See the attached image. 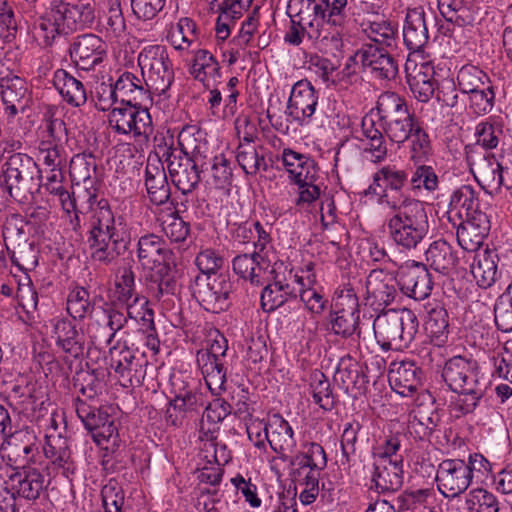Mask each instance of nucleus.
<instances>
[{"mask_svg":"<svg viewBox=\"0 0 512 512\" xmlns=\"http://www.w3.org/2000/svg\"><path fill=\"white\" fill-rule=\"evenodd\" d=\"M438 424L437 414L428 416L423 411H415L410 415L408 421V432L411 436L419 440H425L430 437Z\"/></svg>","mask_w":512,"mask_h":512,"instance_id":"nucleus-55","label":"nucleus"},{"mask_svg":"<svg viewBox=\"0 0 512 512\" xmlns=\"http://www.w3.org/2000/svg\"><path fill=\"white\" fill-rule=\"evenodd\" d=\"M162 231L172 242H183L190 232V226L176 212L162 220Z\"/></svg>","mask_w":512,"mask_h":512,"instance_id":"nucleus-64","label":"nucleus"},{"mask_svg":"<svg viewBox=\"0 0 512 512\" xmlns=\"http://www.w3.org/2000/svg\"><path fill=\"white\" fill-rule=\"evenodd\" d=\"M173 399L203 401V395L198 389L196 379L183 373L173 374L170 379Z\"/></svg>","mask_w":512,"mask_h":512,"instance_id":"nucleus-54","label":"nucleus"},{"mask_svg":"<svg viewBox=\"0 0 512 512\" xmlns=\"http://www.w3.org/2000/svg\"><path fill=\"white\" fill-rule=\"evenodd\" d=\"M363 31L374 42L373 45L391 47L395 43L396 30L385 20L370 21Z\"/></svg>","mask_w":512,"mask_h":512,"instance_id":"nucleus-58","label":"nucleus"},{"mask_svg":"<svg viewBox=\"0 0 512 512\" xmlns=\"http://www.w3.org/2000/svg\"><path fill=\"white\" fill-rule=\"evenodd\" d=\"M131 242V232L122 217L115 218L110 207L101 202L92 209L88 243L94 261L110 264L122 255Z\"/></svg>","mask_w":512,"mask_h":512,"instance_id":"nucleus-1","label":"nucleus"},{"mask_svg":"<svg viewBox=\"0 0 512 512\" xmlns=\"http://www.w3.org/2000/svg\"><path fill=\"white\" fill-rule=\"evenodd\" d=\"M47 481L36 468L10 470L0 473V507H14L16 498L35 501L46 491Z\"/></svg>","mask_w":512,"mask_h":512,"instance_id":"nucleus-7","label":"nucleus"},{"mask_svg":"<svg viewBox=\"0 0 512 512\" xmlns=\"http://www.w3.org/2000/svg\"><path fill=\"white\" fill-rule=\"evenodd\" d=\"M54 7H57L56 15L62 19L65 28L70 30L82 29L95 20L94 0H77L74 3L54 0Z\"/></svg>","mask_w":512,"mask_h":512,"instance_id":"nucleus-23","label":"nucleus"},{"mask_svg":"<svg viewBox=\"0 0 512 512\" xmlns=\"http://www.w3.org/2000/svg\"><path fill=\"white\" fill-rule=\"evenodd\" d=\"M334 380L346 391L361 393L366 389V376L362 373L358 362L350 356L341 358L334 374Z\"/></svg>","mask_w":512,"mask_h":512,"instance_id":"nucleus-35","label":"nucleus"},{"mask_svg":"<svg viewBox=\"0 0 512 512\" xmlns=\"http://www.w3.org/2000/svg\"><path fill=\"white\" fill-rule=\"evenodd\" d=\"M107 45L97 35L78 36L71 44L69 52L75 65L82 70H91L101 63L106 55Z\"/></svg>","mask_w":512,"mask_h":512,"instance_id":"nucleus-20","label":"nucleus"},{"mask_svg":"<svg viewBox=\"0 0 512 512\" xmlns=\"http://www.w3.org/2000/svg\"><path fill=\"white\" fill-rule=\"evenodd\" d=\"M107 317V326H102L99 322H93L89 325L88 332L93 343L103 341L106 345H109L116 333L125 326L128 318H130L125 309L114 305L107 310Z\"/></svg>","mask_w":512,"mask_h":512,"instance_id":"nucleus-32","label":"nucleus"},{"mask_svg":"<svg viewBox=\"0 0 512 512\" xmlns=\"http://www.w3.org/2000/svg\"><path fill=\"white\" fill-rule=\"evenodd\" d=\"M145 360L128 347L110 349V368L115 371L122 385L138 386L145 377Z\"/></svg>","mask_w":512,"mask_h":512,"instance_id":"nucleus-16","label":"nucleus"},{"mask_svg":"<svg viewBox=\"0 0 512 512\" xmlns=\"http://www.w3.org/2000/svg\"><path fill=\"white\" fill-rule=\"evenodd\" d=\"M113 86L120 105L142 104L148 97L141 80L129 72L122 74Z\"/></svg>","mask_w":512,"mask_h":512,"instance_id":"nucleus-40","label":"nucleus"},{"mask_svg":"<svg viewBox=\"0 0 512 512\" xmlns=\"http://www.w3.org/2000/svg\"><path fill=\"white\" fill-rule=\"evenodd\" d=\"M181 151L176 152L167 148L163 153L173 184L183 193L192 192L200 182V173L205 166L203 148L205 143L193 138V128L182 129L178 136Z\"/></svg>","mask_w":512,"mask_h":512,"instance_id":"nucleus-4","label":"nucleus"},{"mask_svg":"<svg viewBox=\"0 0 512 512\" xmlns=\"http://www.w3.org/2000/svg\"><path fill=\"white\" fill-rule=\"evenodd\" d=\"M497 262L498 255L492 250L484 249L476 252L470 272L479 287L486 289L495 283Z\"/></svg>","mask_w":512,"mask_h":512,"instance_id":"nucleus-34","label":"nucleus"},{"mask_svg":"<svg viewBox=\"0 0 512 512\" xmlns=\"http://www.w3.org/2000/svg\"><path fill=\"white\" fill-rule=\"evenodd\" d=\"M310 387L315 403L324 410L333 408L335 401L330 382L322 372L316 371L312 374Z\"/></svg>","mask_w":512,"mask_h":512,"instance_id":"nucleus-57","label":"nucleus"},{"mask_svg":"<svg viewBox=\"0 0 512 512\" xmlns=\"http://www.w3.org/2000/svg\"><path fill=\"white\" fill-rule=\"evenodd\" d=\"M429 35L422 8L409 9L403 28V40L410 51L419 52L428 43Z\"/></svg>","mask_w":512,"mask_h":512,"instance_id":"nucleus-29","label":"nucleus"},{"mask_svg":"<svg viewBox=\"0 0 512 512\" xmlns=\"http://www.w3.org/2000/svg\"><path fill=\"white\" fill-rule=\"evenodd\" d=\"M53 84L64 100L72 106L80 107L87 101L83 83L63 69L54 73Z\"/></svg>","mask_w":512,"mask_h":512,"instance_id":"nucleus-37","label":"nucleus"},{"mask_svg":"<svg viewBox=\"0 0 512 512\" xmlns=\"http://www.w3.org/2000/svg\"><path fill=\"white\" fill-rule=\"evenodd\" d=\"M47 459L46 468L55 474H61L70 479L76 472V464L72 458L71 451L66 438L60 435L46 436L43 447Z\"/></svg>","mask_w":512,"mask_h":512,"instance_id":"nucleus-21","label":"nucleus"},{"mask_svg":"<svg viewBox=\"0 0 512 512\" xmlns=\"http://www.w3.org/2000/svg\"><path fill=\"white\" fill-rule=\"evenodd\" d=\"M373 330L377 343L383 350H403L413 341L418 330V321L409 309H390L374 319Z\"/></svg>","mask_w":512,"mask_h":512,"instance_id":"nucleus-5","label":"nucleus"},{"mask_svg":"<svg viewBox=\"0 0 512 512\" xmlns=\"http://www.w3.org/2000/svg\"><path fill=\"white\" fill-rule=\"evenodd\" d=\"M426 260L434 270L441 273H448L458 263V257L450 244L441 239L430 244L426 250Z\"/></svg>","mask_w":512,"mask_h":512,"instance_id":"nucleus-42","label":"nucleus"},{"mask_svg":"<svg viewBox=\"0 0 512 512\" xmlns=\"http://www.w3.org/2000/svg\"><path fill=\"white\" fill-rule=\"evenodd\" d=\"M366 291L373 304L388 306L398 295L397 279L383 269H373L367 276Z\"/></svg>","mask_w":512,"mask_h":512,"instance_id":"nucleus-27","label":"nucleus"},{"mask_svg":"<svg viewBox=\"0 0 512 512\" xmlns=\"http://www.w3.org/2000/svg\"><path fill=\"white\" fill-rule=\"evenodd\" d=\"M287 9L291 18L301 19V23L309 27V34L313 35L314 29L330 26L329 13L321 0H289Z\"/></svg>","mask_w":512,"mask_h":512,"instance_id":"nucleus-26","label":"nucleus"},{"mask_svg":"<svg viewBox=\"0 0 512 512\" xmlns=\"http://www.w3.org/2000/svg\"><path fill=\"white\" fill-rule=\"evenodd\" d=\"M26 93L27 88L22 78L12 74L0 78V94L10 114L17 113L18 105H21Z\"/></svg>","mask_w":512,"mask_h":512,"instance_id":"nucleus-45","label":"nucleus"},{"mask_svg":"<svg viewBox=\"0 0 512 512\" xmlns=\"http://www.w3.org/2000/svg\"><path fill=\"white\" fill-rule=\"evenodd\" d=\"M403 459L395 457V460L375 458L371 471V482L377 492H395L403 485Z\"/></svg>","mask_w":512,"mask_h":512,"instance_id":"nucleus-22","label":"nucleus"},{"mask_svg":"<svg viewBox=\"0 0 512 512\" xmlns=\"http://www.w3.org/2000/svg\"><path fill=\"white\" fill-rule=\"evenodd\" d=\"M442 378L449 389L458 394L452 403L456 416L474 412L486 391L477 362L462 356L452 357L443 367Z\"/></svg>","mask_w":512,"mask_h":512,"instance_id":"nucleus-3","label":"nucleus"},{"mask_svg":"<svg viewBox=\"0 0 512 512\" xmlns=\"http://www.w3.org/2000/svg\"><path fill=\"white\" fill-rule=\"evenodd\" d=\"M359 318L360 316L358 314H335L331 312V329L335 334L344 338L351 337L354 334H357L359 338L361 334L358 328Z\"/></svg>","mask_w":512,"mask_h":512,"instance_id":"nucleus-61","label":"nucleus"},{"mask_svg":"<svg viewBox=\"0 0 512 512\" xmlns=\"http://www.w3.org/2000/svg\"><path fill=\"white\" fill-rule=\"evenodd\" d=\"M228 341L218 330L211 332L207 347L197 353V363L211 391L221 390L226 382Z\"/></svg>","mask_w":512,"mask_h":512,"instance_id":"nucleus-9","label":"nucleus"},{"mask_svg":"<svg viewBox=\"0 0 512 512\" xmlns=\"http://www.w3.org/2000/svg\"><path fill=\"white\" fill-rule=\"evenodd\" d=\"M219 69V64L211 53L206 50L197 51L191 67V73L196 79L204 81L207 76L214 78Z\"/></svg>","mask_w":512,"mask_h":512,"instance_id":"nucleus-60","label":"nucleus"},{"mask_svg":"<svg viewBox=\"0 0 512 512\" xmlns=\"http://www.w3.org/2000/svg\"><path fill=\"white\" fill-rule=\"evenodd\" d=\"M67 159L66 146H59L51 142H40L39 160L43 162L44 169H64Z\"/></svg>","mask_w":512,"mask_h":512,"instance_id":"nucleus-56","label":"nucleus"},{"mask_svg":"<svg viewBox=\"0 0 512 512\" xmlns=\"http://www.w3.org/2000/svg\"><path fill=\"white\" fill-rule=\"evenodd\" d=\"M96 159L91 154H77L72 157L69 164V173L72 180L77 184L91 182L96 174Z\"/></svg>","mask_w":512,"mask_h":512,"instance_id":"nucleus-51","label":"nucleus"},{"mask_svg":"<svg viewBox=\"0 0 512 512\" xmlns=\"http://www.w3.org/2000/svg\"><path fill=\"white\" fill-rule=\"evenodd\" d=\"M345 31L346 26H324L316 30L314 29L313 35L309 34V39L314 42L319 51L325 54L335 55L343 48V36Z\"/></svg>","mask_w":512,"mask_h":512,"instance_id":"nucleus-43","label":"nucleus"},{"mask_svg":"<svg viewBox=\"0 0 512 512\" xmlns=\"http://www.w3.org/2000/svg\"><path fill=\"white\" fill-rule=\"evenodd\" d=\"M363 138V152L370 156L371 161H383L388 152L387 143L384 138V132L380 131L371 116H365L361 123Z\"/></svg>","mask_w":512,"mask_h":512,"instance_id":"nucleus-33","label":"nucleus"},{"mask_svg":"<svg viewBox=\"0 0 512 512\" xmlns=\"http://www.w3.org/2000/svg\"><path fill=\"white\" fill-rule=\"evenodd\" d=\"M421 370L412 361L391 364L388 379L392 389L402 396H410L421 386Z\"/></svg>","mask_w":512,"mask_h":512,"instance_id":"nucleus-28","label":"nucleus"},{"mask_svg":"<svg viewBox=\"0 0 512 512\" xmlns=\"http://www.w3.org/2000/svg\"><path fill=\"white\" fill-rule=\"evenodd\" d=\"M101 497L105 512H123L124 492L116 480L110 479L102 487Z\"/></svg>","mask_w":512,"mask_h":512,"instance_id":"nucleus-63","label":"nucleus"},{"mask_svg":"<svg viewBox=\"0 0 512 512\" xmlns=\"http://www.w3.org/2000/svg\"><path fill=\"white\" fill-rule=\"evenodd\" d=\"M57 344L73 358L83 354L85 338L84 334L69 320H58L54 326Z\"/></svg>","mask_w":512,"mask_h":512,"instance_id":"nucleus-36","label":"nucleus"},{"mask_svg":"<svg viewBox=\"0 0 512 512\" xmlns=\"http://www.w3.org/2000/svg\"><path fill=\"white\" fill-rule=\"evenodd\" d=\"M392 210L387 229L393 243L402 250H415L427 237L429 222L424 203L410 197L388 199Z\"/></svg>","mask_w":512,"mask_h":512,"instance_id":"nucleus-2","label":"nucleus"},{"mask_svg":"<svg viewBox=\"0 0 512 512\" xmlns=\"http://www.w3.org/2000/svg\"><path fill=\"white\" fill-rule=\"evenodd\" d=\"M3 185L19 203H26L40 187V170L33 159L20 153L11 155L4 164Z\"/></svg>","mask_w":512,"mask_h":512,"instance_id":"nucleus-8","label":"nucleus"},{"mask_svg":"<svg viewBox=\"0 0 512 512\" xmlns=\"http://www.w3.org/2000/svg\"><path fill=\"white\" fill-rule=\"evenodd\" d=\"M461 4V0H437L438 9L447 21L455 22L460 26H472L481 20V13H473Z\"/></svg>","mask_w":512,"mask_h":512,"instance_id":"nucleus-46","label":"nucleus"},{"mask_svg":"<svg viewBox=\"0 0 512 512\" xmlns=\"http://www.w3.org/2000/svg\"><path fill=\"white\" fill-rule=\"evenodd\" d=\"M376 108L383 132L391 142L402 144L409 139L419 121L403 98L385 92L379 96Z\"/></svg>","mask_w":512,"mask_h":512,"instance_id":"nucleus-6","label":"nucleus"},{"mask_svg":"<svg viewBox=\"0 0 512 512\" xmlns=\"http://www.w3.org/2000/svg\"><path fill=\"white\" fill-rule=\"evenodd\" d=\"M268 443L276 453L280 454L281 458H285L293 451L296 442L293 437V430L287 421H279L269 433Z\"/></svg>","mask_w":512,"mask_h":512,"instance_id":"nucleus-49","label":"nucleus"},{"mask_svg":"<svg viewBox=\"0 0 512 512\" xmlns=\"http://www.w3.org/2000/svg\"><path fill=\"white\" fill-rule=\"evenodd\" d=\"M332 313H347L359 315V302L354 289L345 286L336 291L332 304Z\"/></svg>","mask_w":512,"mask_h":512,"instance_id":"nucleus-62","label":"nucleus"},{"mask_svg":"<svg viewBox=\"0 0 512 512\" xmlns=\"http://www.w3.org/2000/svg\"><path fill=\"white\" fill-rule=\"evenodd\" d=\"M147 301L135 292V289L116 286L113 291V305L125 309L130 319H145L148 309H144Z\"/></svg>","mask_w":512,"mask_h":512,"instance_id":"nucleus-44","label":"nucleus"},{"mask_svg":"<svg viewBox=\"0 0 512 512\" xmlns=\"http://www.w3.org/2000/svg\"><path fill=\"white\" fill-rule=\"evenodd\" d=\"M191 289L194 298L206 311L219 313L230 305L232 283L224 274L198 275Z\"/></svg>","mask_w":512,"mask_h":512,"instance_id":"nucleus-11","label":"nucleus"},{"mask_svg":"<svg viewBox=\"0 0 512 512\" xmlns=\"http://www.w3.org/2000/svg\"><path fill=\"white\" fill-rule=\"evenodd\" d=\"M108 122L118 134L132 133L135 138L148 140L153 133L151 116L142 104L120 105L113 108Z\"/></svg>","mask_w":512,"mask_h":512,"instance_id":"nucleus-12","label":"nucleus"},{"mask_svg":"<svg viewBox=\"0 0 512 512\" xmlns=\"http://www.w3.org/2000/svg\"><path fill=\"white\" fill-rule=\"evenodd\" d=\"M137 256L141 265L151 271L162 273L171 270L172 251L158 235L149 233L139 238Z\"/></svg>","mask_w":512,"mask_h":512,"instance_id":"nucleus-15","label":"nucleus"},{"mask_svg":"<svg viewBox=\"0 0 512 512\" xmlns=\"http://www.w3.org/2000/svg\"><path fill=\"white\" fill-rule=\"evenodd\" d=\"M1 449L5 452L11 470L29 469L35 463L38 448L34 443H24L17 435L5 439Z\"/></svg>","mask_w":512,"mask_h":512,"instance_id":"nucleus-31","label":"nucleus"},{"mask_svg":"<svg viewBox=\"0 0 512 512\" xmlns=\"http://www.w3.org/2000/svg\"><path fill=\"white\" fill-rule=\"evenodd\" d=\"M398 285L406 296L414 300H424L432 291L433 282L427 267L419 262L401 266L398 272Z\"/></svg>","mask_w":512,"mask_h":512,"instance_id":"nucleus-17","label":"nucleus"},{"mask_svg":"<svg viewBox=\"0 0 512 512\" xmlns=\"http://www.w3.org/2000/svg\"><path fill=\"white\" fill-rule=\"evenodd\" d=\"M457 225V241L462 249L477 252L490 231V221L486 214H477L460 220Z\"/></svg>","mask_w":512,"mask_h":512,"instance_id":"nucleus-24","label":"nucleus"},{"mask_svg":"<svg viewBox=\"0 0 512 512\" xmlns=\"http://www.w3.org/2000/svg\"><path fill=\"white\" fill-rule=\"evenodd\" d=\"M92 309L88 290L76 287L70 291L67 297V312L74 319H83Z\"/></svg>","mask_w":512,"mask_h":512,"instance_id":"nucleus-59","label":"nucleus"},{"mask_svg":"<svg viewBox=\"0 0 512 512\" xmlns=\"http://www.w3.org/2000/svg\"><path fill=\"white\" fill-rule=\"evenodd\" d=\"M202 406L203 401L197 399H171L165 412V421L170 426L181 427L188 418L195 416Z\"/></svg>","mask_w":512,"mask_h":512,"instance_id":"nucleus-47","label":"nucleus"},{"mask_svg":"<svg viewBox=\"0 0 512 512\" xmlns=\"http://www.w3.org/2000/svg\"><path fill=\"white\" fill-rule=\"evenodd\" d=\"M259 257L258 253H253L238 255L233 259L234 272L255 286L264 285L265 281L268 280V265L264 267L259 262Z\"/></svg>","mask_w":512,"mask_h":512,"instance_id":"nucleus-38","label":"nucleus"},{"mask_svg":"<svg viewBox=\"0 0 512 512\" xmlns=\"http://www.w3.org/2000/svg\"><path fill=\"white\" fill-rule=\"evenodd\" d=\"M457 82L460 90L469 94L473 91L484 89L485 86L489 85V78L482 70L473 66H463L457 75Z\"/></svg>","mask_w":512,"mask_h":512,"instance_id":"nucleus-53","label":"nucleus"},{"mask_svg":"<svg viewBox=\"0 0 512 512\" xmlns=\"http://www.w3.org/2000/svg\"><path fill=\"white\" fill-rule=\"evenodd\" d=\"M236 160L246 174L255 175L268 169V163L263 154V148L257 149L252 144L240 143L237 147Z\"/></svg>","mask_w":512,"mask_h":512,"instance_id":"nucleus-48","label":"nucleus"},{"mask_svg":"<svg viewBox=\"0 0 512 512\" xmlns=\"http://www.w3.org/2000/svg\"><path fill=\"white\" fill-rule=\"evenodd\" d=\"M56 9L52 0L50 6L33 21L35 35L45 45H50L65 30L62 19L56 15Z\"/></svg>","mask_w":512,"mask_h":512,"instance_id":"nucleus-39","label":"nucleus"},{"mask_svg":"<svg viewBox=\"0 0 512 512\" xmlns=\"http://www.w3.org/2000/svg\"><path fill=\"white\" fill-rule=\"evenodd\" d=\"M436 483L439 492L446 498L462 494L470 486V470L461 459H445L437 468Z\"/></svg>","mask_w":512,"mask_h":512,"instance_id":"nucleus-13","label":"nucleus"},{"mask_svg":"<svg viewBox=\"0 0 512 512\" xmlns=\"http://www.w3.org/2000/svg\"><path fill=\"white\" fill-rule=\"evenodd\" d=\"M477 214H485L480 209L478 192L470 185H462L451 195L447 211L449 221L456 226V219L459 221L469 219Z\"/></svg>","mask_w":512,"mask_h":512,"instance_id":"nucleus-25","label":"nucleus"},{"mask_svg":"<svg viewBox=\"0 0 512 512\" xmlns=\"http://www.w3.org/2000/svg\"><path fill=\"white\" fill-rule=\"evenodd\" d=\"M448 328L449 317L446 309L440 305L431 308L425 322V330L430 337L438 344H443L449 332Z\"/></svg>","mask_w":512,"mask_h":512,"instance_id":"nucleus-50","label":"nucleus"},{"mask_svg":"<svg viewBox=\"0 0 512 512\" xmlns=\"http://www.w3.org/2000/svg\"><path fill=\"white\" fill-rule=\"evenodd\" d=\"M470 170L476 181L485 189H499L504 182V169L494 154L472 151L467 156Z\"/></svg>","mask_w":512,"mask_h":512,"instance_id":"nucleus-18","label":"nucleus"},{"mask_svg":"<svg viewBox=\"0 0 512 512\" xmlns=\"http://www.w3.org/2000/svg\"><path fill=\"white\" fill-rule=\"evenodd\" d=\"M318 93L306 79L296 82L291 89L287 104V115L299 124H304L316 111Z\"/></svg>","mask_w":512,"mask_h":512,"instance_id":"nucleus-19","label":"nucleus"},{"mask_svg":"<svg viewBox=\"0 0 512 512\" xmlns=\"http://www.w3.org/2000/svg\"><path fill=\"white\" fill-rule=\"evenodd\" d=\"M359 59L363 68L374 77L382 80H392L398 74V64L394 57L384 48L372 44H365L349 61Z\"/></svg>","mask_w":512,"mask_h":512,"instance_id":"nucleus-14","label":"nucleus"},{"mask_svg":"<svg viewBox=\"0 0 512 512\" xmlns=\"http://www.w3.org/2000/svg\"><path fill=\"white\" fill-rule=\"evenodd\" d=\"M138 64L148 87L159 94L169 89L174 79V72L164 46L145 47L138 55Z\"/></svg>","mask_w":512,"mask_h":512,"instance_id":"nucleus-10","label":"nucleus"},{"mask_svg":"<svg viewBox=\"0 0 512 512\" xmlns=\"http://www.w3.org/2000/svg\"><path fill=\"white\" fill-rule=\"evenodd\" d=\"M464 509L466 512H498L496 497L483 488L469 491L465 496Z\"/></svg>","mask_w":512,"mask_h":512,"instance_id":"nucleus-52","label":"nucleus"},{"mask_svg":"<svg viewBox=\"0 0 512 512\" xmlns=\"http://www.w3.org/2000/svg\"><path fill=\"white\" fill-rule=\"evenodd\" d=\"M145 185L151 202L164 204L170 198V187L167 182L164 166L160 159H148L145 169Z\"/></svg>","mask_w":512,"mask_h":512,"instance_id":"nucleus-30","label":"nucleus"},{"mask_svg":"<svg viewBox=\"0 0 512 512\" xmlns=\"http://www.w3.org/2000/svg\"><path fill=\"white\" fill-rule=\"evenodd\" d=\"M296 291L285 280L277 279L265 285L261 292V306L264 311H274L282 306L289 298H295Z\"/></svg>","mask_w":512,"mask_h":512,"instance_id":"nucleus-41","label":"nucleus"}]
</instances>
